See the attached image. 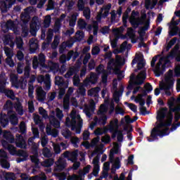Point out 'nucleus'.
<instances>
[{
    "mask_svg": "<svg viewBox=\"0 0 180 180\" xmlns=\"http://www.w3.org/2000/svg\"><path fill=\"white\" fill-rule=\"evenodd\" d=\"M1 94H4L8 99L15 101V93L13 92V90L6 89Z\"/></svg>",
    "mask_w": 180,
    "mask_h": 180,
    "instance_id": "17",
    "label": "nucleus"
},
{
    "mask_svg": "<svg viewBox=\"0 0 180 180\" xmlns=\"http://www.w3.org/2000/svg\"><path fill=\"white\" fill-rule=\"evenodd\" d=\"M18 157H23V158H27V153L26 151L23 150H17V155Z\"/></svg>",
    "mask_w": 180,
    "mask_h": 180,
    "instance_id": "60",
    "label": "nucleus"
},
{
    "mask_svg": "<svg viewBox=\"0 0 180 180\" xmlns=\"http://www.w3.org/2000/svg\"><path fill=\"white\" fill-rule=\"evenodd\" d=\"M101 53V48L99 46H96L91 49L92 56H98Z\"/></svg>",
    "mask_w": 180,
    "mask_h": 180,
    "instance_id": "55",
    "label": "nucleus"
},
{
    "mask_svg": "<svg viewBox=\"0 0 180 180\" xmlns=\"http://www.w3.org/2000/svg\"><path fill=\"white\" fill-rule=\"evenodd\" d=\"M72 135V133L68 129H65L62 133V136H63V137H65V139H70V137H71Z\"/></svg>",
    "mask_w": 180,
    "mask_h": 180,
    "instance_id": "54",
    "label": "nucleus"
},
{
    "mask_svg": "<svg viewBox=\"0 0 180 180\" xmlns=\"http://www.w3.org/2000/svg\"><path fill=\"white\" fill-rule=\"evenodd\" d=\"M37 27L38 25L36 22H33L30 25V33H31L32 36H36L37 30H39Z\"/></svg>",
    "mask_w": 180,
    "mask_h": 180,
    "instance_id": "15",
    "label": "nucleus"
},
{
    "mask_svg": "<svg viewBox=\"0 0 180 180\" xmlns=\"http://www.w3.org/2000/svg\"><path fill=\"white\" fill-rule=\"evenodd\" d=\"M86 26H88V23L85 21V20L80 18L77 21V27L79 30H84V29H86Z\"/></svg>",
    "mask_w": 180,
    "mask_h": 180,
    "instance_id": "23",
    "label": "nucleus"
},
{
    "mask_svg": "<svg viewBox=\"0 0 180 180\" xmlns=\"http://www.w3.org/2000/svg\"><path fill=\"white\" fill-rule=\"evenodd\" d=\"M72 121L69 120V124H67L68 127H71V130L74 131L75 130V126H77V115L75 113L71 116Z\"/></svg>",
    "mask_w": 180,
    "mask_h": 180,
    "instance_id": "14",
    "label": "nucleus"
},
{
    "mask_svg": "<svg viewBox=\"0 0 180 180\" xmlns=\"http://www.w3.org/2000/svg\"><path fill=\"white\" fill-rule=\"evenodd\" d=\"M38 63H39V67H41V68L47 67V65H46V56L44 55L43 53H39L38 58Z\"/></svg>",
    "mask_w": 180,
    "mask_h": 180,
    "instance_id": "13",
    "label": "nucleus"
},
{
    "mask_svg": "<svg viewBox=\"0 0 180 180\" xmlns=\"http://www.w3.org/2000/svg\"><path fill=\"white\" fill-rule=\"evenodd\" d=\"M146 65V64L144 63V62H143V60H141L138 64H137V68L134 70V72H138L139 71H140V70H142L143 68Z\"/></svg>",
    "mask_w": 180,
    "mask_h": 180,
    "instance_id": "46",
    "label": "nucleus"
},
{
    "mask_svg": "<svg viewBox=\"0 0 180 180\" xmlns=\"http://www.w3.org/2000/svg\"><path fill=\"white\" fill-rule=\"evenodd\" d=\"M123 87L120 91H115L112 94V98L115 103H119L120 102V96L123 94Z\"/></svg>",
    "mask_w": 180,
    "mask_h": 180,
    "instance_id": "11",
    "label": "nucleus"
},
{
    "mask_svg": "<svg viewBox=\"0 0 180 180\" xmlns=\"http://www.w3.org/2000/svg\"><path fill=\"white\" fill-rule=\"evenodd\" d=\"M129 23H131V26L136 29L140 26V23L139 21L136 20V18H129Z\"/></svg>",
    "mask_w": 180,
    "mask_h": 180,
    "instance_id": "42",
    "label": "nucleus"
},
{
    "mask_svg": "<svg viewBox=\"0 0 180 180\" xmlns=\"http://www.w3.org/2000/svg\"><path fill=\"white\" fill-rule=\"evenodd\" d=\"M108 121V117L106 115H102L100 117V124L105 126L106 124V122Z\"/></svg>",
    "mask_w": 180,
    "mask_h": 180,
    "instance_id": "64",
    "label": "nucleus"
},
{
    "mask_svg": "<svg viewBox=\"0 0 180 180\" xmlns=\"http://www.w3.org/2000/svg\"><path fill=\"white\" fill-rule=\"evenodd\" d=\"M81 129H82V120L79 121L77 126H75V130L77 134H81Z\"/></svg>",
    "mask_w": 180,
    "mask_h": 180,
    "instance_id": "48",
    "label": "nucleus"
},
{
    "mask_svg": "<svg viewBox=\"0 0 180 180\" xmlns=\"http://www.w3.org/2000/svg\"><path fill=\"white\" fill-rule=\"evenodd\" d=\"M98 30H99V25L98 22H94V25H93V34L94 36L98 35Z\"/></svg>",
    "mask_w": 180,
    "mask_h": 180,
    "instance_id": "58",
    "label": "nucleus"
},
{
    "mask_svg": "<svg viewBox=\"0 0 180 180\" xmlns=\"http://www.w3.org/2000/svg\"><path fill=\"white\" fill-rule=\"evenodd\" d=\"M78 11L82 12L85 9V2L84 0H79L77 3Z\"/></svg>",
    "mask_w": 180,
    "mask_h": 180,
    "instance_id": "38",
    "label": "nucleus"
},
{
    "mask_svg": "<svg viewBox=\"0 0 180 180\" xmlns=\"http://www.w3.org/2000/svg\"><path fill=\"white\" fill-rule=\"evenodd\" d=\"M79 67H80V65H79L78 66L70 68L68 70L67 73L69 74L70 77H72V75H74V74L75 75H77V74H78V72L79 71Z\"/></svg>",
    "mask_w": 180,
    "mask_h": 180,
    "instance_id": "25",
    "label": "nucleus"
},
{
    "mask_svg": "<svg viewBox=\"0 0 180 180\" xmlns=\"http://www.w3.org/2000/svg\"><path fill=\"white\" fill-rule=\"evenodd\" d=\"M171 106H172V105H169V111L167 112V115L166 114L167 122H162L152 129L150 133V137H152V139H155V140H158V136L159 137H164V136H168V134H169V128L168 127H169V126L172 124V120L174 119V114H172V112L179 113L180 112L179 105H177L174 108H172ZM162 127L167 128L160 130V129H162Z\"/></svg>",
    "mask_w": 180,
    "mask_h": 180,
    "instance_id": "1",
    "label": "nucleus"
},
{
    "mask_svg": "<svg viewBox=\"0 0 180 180\" xmlns=\"http://www.w3.org/2000/svg\"><path fill=\"white\" fill-rule=\"evenodd\" d=\"M56 117H58L59 120H61V119L64 117V114L63 113V110H61L60 108H56Z\"/></svg>",
    "mask_w": 180,
    "mask_h": 180,
    "instance_id": "59",
    "label": "nucleus"
},
{
    "mask_svg": "<svg viewBox=\"0 0 180 180\" xmlns=\"http://www.w3.org/2000/svg\"><path fill=\"white\" fill-rule=\"evenodd\" d=\"M42 154L45 158H50V157H51V151L49 148H44L42 150Z\"/></svg>",
    "mask_w": 180,
    "mask_h": 180,
    "instance_id": "34",
    "label": "nucleus"
},
{
    "mask_svg": "<svg viewBox=\"0 0 180 180\" xmlns=\"http://www.w3.org/2000/svg\"><path fill=\"white\" fill-rule=\"evenodd\" d=\"M60 29H61V21L58 20L55 22V26L53 28L55 33H60Z\"/></svg>",
    "mask_w": 180,
    "mask_h": 180,
    "instance_id": "33",
    "label": "nucleus"
},
{
    "mask_svg": "<svg viewBox=\"0 0 180 180\" xmlns=\"http://www.w3.org/2000/svg\"><path fill=\"white\" fill-rule=\"evenodd\" d=\"M113 167L115 168V169H119V168H120V158H119V157L116 158L115 162L113 164Z\"/></svg>",
    "mask_w": 180,
    "mask_h": 180,
    "instance_id": "63",
    "label": "nucleus"
},
{
    "mask_svg": "<svg viewBox=\"0 0 180 180\" xmlns=\"http://www.w3.org/2000/svg\"><path fill=\"white\" fill-rule=\"evenodd\" d=\"M28 145L32 146V150L34 153L36 155H37V145H36V143H34V137H30L28 139Z\"/></svg>",
    "mask_w": 180,
    "mask_h": 180,
    "instance_id": "16",
    "label": "nucleus"
},
{
    "mask_svg": "<svg viewBox=\"0 0 180 180\" xmlns=\"http://www.w3.org/2000/svg\"><path fill=\"white\" fill-rule=\"evenodd\" d=\"M44 84H45L46 89L49 90L51 88V82L50 81V76H49V75H46V80Z\"/></svg>",
    "mask_w": 180,
    "mask_h": 180,
    "instance_id": "39",
    "label": "nucleus"
},
{
    "mask_svg": "<svg viewBox=\"0 0 180 180\" xmlns=\"http://www.w3.org/2000/svg\"><path fill=\"white\" fill-rule=\"evenodd\" d=\"M8 120L13 126H17L18 123H19V119L18 118L16 114L9 115Z\"/></svg>",
    "mask_w": 180,
    "mask_h": 180,
    "instance_id": "18",
    "label": "nucleus"
},
{
    "mask_svg": "<svg viewBox=\"0 0 180 180\" xmlns=\"http://www.w3.org/2000/svg\"><path fill=\"white\" fill-rule=\"evenodd\" d=\"M162 61H164V58H161L153 70L154 74H156L158 71H160V68H161V65H162Z\"/></svg>",
    "mask_w": 180,
    "mask_h": 180,
    "instance_id": "37",
    "label": "nucleus"
},
{
    "mask_svg": "<svg viewBox=\"0 0 180 180\" xmlns=\"http://www.w3.org/2000/svg\"><path fill=\"white\" fill-rule=\"evenodd\" d=\"M30 77V66L27 65L24 69V78H29Z\"/></svg>",
    "mask_w": 180,
    "mask_h": 180,
    "instance_id": "47",
    "label": "nucleus"
},
{
    "mask_svg": "<svg viewBox=\"0 0 180 180\" xmlns=\"http://www.w3.org/2000/svg\"><path fill=\"white\" fill-rule=\"evenodd\" d=\"M99 91H101L100 87L96 86V87L92 88L91 89L88 91V95L89 96H94L95 98H96V96H98L99 94Z\"/></svg>",
    "mask_w": 180,
    "mask_h": 180,
    "instance_id": "20",
    "label": "nucleus"
},
{
    "mask_svg": "<svg viewBox=\"0 0 180 180\" xmlns=\"http://www.w3.org/2000/svg\"><path fill=\"white\" fill-rule=\"evenodd\" d=\"M14 108L20 116H23V106H22V103L20 102L15 103Z\"/></svg>",
    "mask_w": 180,
    "mask_h": 180,
    "instance_id": "22",
    "label": "nucleus"
},
{
    "mask_svg": "<svg viewBox=\"0 0 180 180\" xmlns=\"http://www.w3.org/2000/svg\"><path fill=\"white\" fill-rule=\"evenodd\" d=\"M115 75H117V79L118 81H122L123 78H124V76L123 75V72L120 71L119 69H116L115 70Z\"/></svg>",
    "mask_w": 180,
    "mask_h": 180,
    "instance_id": "41",
    "label": "nucleus"
},
{
    "mask_svg": "<svg viewBox=\"0 0 180 180\" xmlns=\"http://www.w3.org/2000/svg\"><path fill=\"white\" fill-rule=\"evenodd\" d=\"M0 164L2 168H5V169L11 168V164L8 162V159H0Z\"/></svg>",
    "mask_w": 180,
    "mask_h": 180,
    "instance_id": "29",
    "label": "nucleus"
},
{
    "mask_svg": "<svg viewBox=\"0 0 180 180\" xmlns=\"http://www.w3.org/2000/svg\"><path fill=\"white\" fill-rule=\"evenodd\" d=\"M51 24V16L48 15L45 16V19L44 20V27L47 29V27H50V25Z\"/></svg>",
    "mask_w": 180,
    "mask_h": 180,
    "instance_id": "30",
    "label": "nucleus"
},
{
    "mask_svg": "<svg viewBox=\"0 0 180 180\" xmlns=\"http://www.w3.org/2000/svg\"><path fill=\"white\" fill-rule=\"evenodd\" d=\"M15 146L18 148H24L26 150L27 144H26V141L25 140V138L22 136V135H19L18 139L15 141Z\"/></svg>",
    "mask_w": 180,
    "mask_h": 180,
    "instance_id": "6",
    "label": "nucleus"
},
{
    "mask_svg": "<svg viewBox=\"0 0 180 180\" xmlns=\"http://www.w3.org/2000/svg\"><path fill=\"white\" fill-rule=\"evenodd\" d=\"M91 79H94V82L98 81V77H96V74L94 72H91L90 77L85 79L86 82H92Z\"/></svg>",
    "mask_w": 180,
    "mask_h": 180,
    "instance_id": "40",
    "label": "nucleus"
},
{
    "mask_svg": "<svg viewBox=\"0 0 180 180\" xmlns=\"http://www.w3.org/2000/svg\"><path fill=\"white\" fill-rule=\"evenodd\" d=\"M140 75L136 76V80L134 82V85H143L144 80L146 79L147 75L145 71L140 72Z\"/></svg>",
    "mask_w": 180,
    "mask_h": 180,
    "instance_id": "5",
    "label": "nucleus"
},
{
    "mask_svg": "<svg viewBox=\"0 0 180 180\" xmlns=\"http://www.w3.org/2000/svg\"><path fill=\"white\" fill-rule=\"evenodd\" d=\"M16 57L19 61H23L25 60V54L22 51H18Z\"/></svg>",
    "mask_w": 180,
    "mask_h": 180,
    "instance_id": "52",
    "label": "nucleus"
},
{
    "mask_svg": "<svg viewBox=\"0 0 180 180\" xmlns=\"http://www.w3.org/2000/svg\"><path fill=\"white\" fill-rule=\"evenodd\" d=\"M158 3V0H153L152 3H151V0H146L145 8L146 9H154Z\"/></svg>",
    "mask_w": 180,
    "mask_h": 180,
    "instance_id": "10",
    "label": "nucleus"
},
{
    "mask_svg": "<svg viewBox=\"0 0 180 180\" xmlns=\"http://www.w3.org/2000/svg\"><path fill=\"white\" fill-rule=\"evenodd\" d=\"M63 81H64V79H63V77L56 76L55 77V85H58V86H61V85H63V84H64Z\"/></svg>",
    "mask_w": 180,
    "mask_h": 180,
    "instance_id": "32",
    "label": "nucleus"
},
{
    "mask_svg": "<svg viewBox=\"0 0 180 180\" xmlns=\"http://www.w3.org/2000/svg\"><path fill=\"white\" fill-rule=\"evenodd\" d=\"M8 150L11 155H16L18 154V150H16V148L12 145L8 146Z\"/></svg>",
    "mask_w": 180,
    "mask_h": 180,
    "instance_id": "49",
    "label": "nucleus"
},
{
    "mask_svg": "<svg viewBox=\"0 0 180 180\" xmlns=\"http://www.w3.org/2000/svg\"><path fill=\"white\" fill-rule=\"evenodd\" d=\"M110 133H113L115 130H119V120L117 118L111 120L108 125Z\"/></svg>",
    "mask_w": 180,
    "mask_h": 180,
    "instance_id": "7",
    "label": "nucleus"
},
{
    "mask_svg": "<svg viewBox=\"0 0 180 180\" xmlns=\"http://www.w3.org/2000/svg\"><path fill=\"white\" fill-rule=\"evenodd\" d=\"M117 140L120 143H122V141H123V138H124V136H123V131L119 130V131H117Z\"/></svg>",
    "mask_w": 180,
    "mask_h": 180,
    "instance_id": "56",
    "label": "nucleus"
},
{
    "mask_svg": "<svg viewBox=\"0 0 180 180\" xmlns=\"http://www.w3.org/2000/svg\"><path fill=\"white\" fill-rule=\"evenodd\" d=\"M174 84H175V80L168 79L166 84H162V86L160 87V90L165 91L166 95H167V96H171V91H169V89H172V88H174Z\"/></svg>",
    "mask_w": 180,
    "mask_h": 180,
    "instance_id": "2",
    "label": "nucleus"
},
{
    "mask_svg": "<svg viewBox=\"0 0 180 180\" xmlns=\"http://www.w3.org/2000/svg\"><path fill=\"white\" fill-rule=\"evenodd\" d=\"M110 136L108 134L101 137V141L102 143H104V144H109L110 143Z\"/></svg>",
    "mask_w": 180,
    "mask_h": 180,
    "instance_id": "51",
    "label": "nucleus"
},
{
    "mask_svg": "<svg viewBox=\"0 0 180 180\" xmlns=\"http://www.w3.org/2000/svg\"><path fill=\"white\" fill-rule=\"evenodd\" d=\"M0 124L3 127H6L9 124V117L4 112L0 113Z\"/></svg>",
    "mask_w": 180,
    "mask_h": 180,
    "instance_id": "9",
    "label": "nucleus"
},
{
    "mask_svg": "<svg viewBox=\"0 0 180 180\" xmlns=\"http://www.w3.org/2000/svg\"><path fill=\"white\" fill-rule=\"evenodd\" d=\"M139 110L140 115H141L142 116H146V115H150V111L147 110L146 107H140Z\"/></svg>",
    "mask_w": 180,
    "mask_h": 180,
    "instance_id": "53",
    "label": "nucleus"
},
{
    "mask_svg": "<svg viewBox=\"0 0 180 180\" xmlns=\"http://www.w3.org/2000/svg\"><path fill=\"white\" fill-rule=\"evenodd\" d=\"M39 49V44L36 42H32L30 46V51L31 54H34Z\"/></svg>",
    "mask_w": 180,
    "mask_h": 180,
    "instance_id": "27",
    "label": "nucleus"
},
{
    "mask_svg": "<svg viewBox=\"0 0 180 180\" xmlns=\"http://www.w3.org/2000/svg\"><path fill=\"white\" fill-rule=\"evenodd\" d=\"M144 89H145V91L148 92V94H150V92L153 91V86L150 83H146L144 85Z\"/></svg>",
    "mask_w": 180,
    "mask_h": 180,
    "instance_id": "62",
    "label": "nucleus"
},
{
    "mask_svg": "<svg viewBox=\"0 0 180 180\" xmlns=\"http://www.w3.org/2000/svg\"><path fill=\"white\" fill-rule=\"evenodd\" d=\"M31 161L35 165L36 168H39V163L40 161L39 160V158H37V156L36 155H31L30 156Z\"/></svg>",
    "mask_w": 180,
    "mask_h": 180,
    "instance_id": "44",
    "label": "nucleus"
},
{
    "mask_svg": "<svg viewBox=\"0 0 180 180\" xmlns=\"http://www.w3.org/2000/svg\"><path fill=\"white\" fill-rule=\"evenodd\" d=\"M3 176L5 180H15L16 179V176L15 173L3 172Z\"/></svg>",
    "mask_w": 180,
    "mask_h": 180,
    "instance_id": "21",
    "label": "nucleus"
},
{
    "mask_svg": "<svg viewBox=\"0 0 180 180\" xmlns=\"http://www.w3.org/2000/svg\"><path fill=\"white\" fill-rule=\"evenodd\" d=\"M46 95H47V93L43 90V87L39 86L37 89V96L39 102H44V101H46Z\"/></svg>",
    "mask_w": 180,
    "mask_h": 180,
    "instance_id": "4",
    "label": "nucleus"
},
{
    "mask_svg": "<svg viewBox=\"0 0 180 180\" xmlns=\"http://www.w3.org/2000/svg\"><path fill=\"white\" fill-rule=\"evenodd\" d=\"M76 23H77V16L75 15H72L71 19L69 21V26H70V27H74Z\"/></svg>",
    "mask_w": 180,
    "mask_h": 180,
    "instance_id": "45",
    "label": "nucleus"
},
{
    "mask_svg": "<svg viewBox=\"0 0 180 180\" xmlns=\"http://www.w3.org/2000/svg\"><path fill=\"white\" fill-rule=\"evenodd\" d=\"M168 112V108L167 107L162 108L160 111L158 112V115L156 117V119L158 121H159V124H161V123H164V119L167 117V113Z\"/></svg>",
    "mask_w": 180,
    "mask_h": 180,
    "instance_id": "3",
    "label": "nucleus"
},
{
    "mask_svg": "<svg viewBox=\"0 0 180 180\" xmlns=\"http://www.w3.org/2000/svg\"><path fill=\"white\" fill-rule=\"evenodd\" d=\"M54 165V159L53 158H49L46 160L44 161L43 163H41L42 167H44L45 168H49Z\"/></svg>",
    "mask_w": 180,
    "mask_h": 180,
    "instance_id": "26",
    "label": "nucleus"
},
{
    "mask_svg": "<svg viewBox=\"0 0 180 180\" xmlns=\"http://www.w3.org/2000/svg\"><path fill=\"white\" fill-rule=\"evenodd\" d=\"M58 67V64L53 62L52 60H49L48 62V65L46 67L44 68V70H49V71H56Z\"/></svg>",
    "mask_w": 180,
    "mask_h": 180,
    "instance_id": "12",
    "label": "nucleus"
},
{
    "mask_svg": "<svg viewBox=\"0 0 180 180\" xmlns=\"http://www.w3.org/2000/svg\"><path fill=\"white\" fill-rule=\"evenodd\" d=\"M19 131L21 134H26L27 133V127H26V122L22 121L19 124Z\"/></svg>",
    "mask_w": 180,
    "mask_h": 180,
    "instance_id": "24",
    "label": "nucleus"
},
{
    "mask_svg": "<svg viewBox=\"0 0 180 180\" xmlns=\"http://www.w3.org/2000/svg\"><path fill=\"white\" fill-rule=\"evenodd\" d=\"M83 11V16L86 19V20H89L91 19V8L89 7H85Z\"/></svg>",
    "mask_w": 180,
    "mask_h": 180,
    "instance_id": "28",
    "label": "nucleus"
},
{
    "mask_svg": "<svg viewBox=\"0 0 180 180\" xmlns=\"http://www.w3.org/2000/svg\"><path fill=\"white\" fill-rule=\"evenodd\" d=\"M101 168L99 167V165H94V169H93V175L94 176H98V174H99V171H100Z\"/></svg>",
    "mask_w": 180,
    "mask_h": 180,
    "instance_id": "57",
    "label": "nucleus"
},
{
    "mask_svg": "<svg viewBox=\"0 0 180 180\" xmlns=\"http://www.w3.org/2000/svg\"><path fill=\"white\" fill-rule=\"evenodd\" d=\"M76 36H77L76 37V40L77 41H81V40H82V39H84V37H85V33L83 31H77L76 32Z\"/></svg>",
    "mask_w": 180,
    "mask_h": 180,
    "instance_id": "36",
    "label": "nucleus"
},
{
    "mask_svg": "<svg viewBox=\"0 0 180 180\" xmlns=\"http://www.w3.org/2000/svg\"><path fill=\"white\" fill-rule=\"evenodd\" d=\"M6 86V77L2 76V75H0V94H1L4 90L5 87Z\"/></svg>",
    "mask_w": 180,
    "mask_h": 180,
    "instance_id": "19",
    "label": "nucleus"
},
{
    "mask_svg": "<svg viewBox=\"0 0 180 180\" xmlns=\"http://www.w3.org/2000/svg\"><path fill=\"white\" fill-rule=\"evenodd\" d=\"M124 105H127V106H128V108L132 111L134 112V113H137V105H136V104L134 103H129L127 101H125L124 103Z\"/></svg>",
    "mask_w": 180,
    "mask_h": 180,
    "instance_id": "31",
    "label": "nucleus"
},
{
    "mask_svg": "<svg viewBox=\"0 0 180 180\" xmlns=\"http://www.w3.org/2000/svg\"><path fill=\"white\" fill-rule=\"evenodd\" d=\"M96 65V63H95V60H91L88 65V68L89 71H92V70H95V67Z\"/></svg>",
    "mask_w": 180,
    "mask_h": 180,
    "instance_id": "61",
    "label": "nucleus"
},
{
    "mask_svg": "<svg viewBox=\"0 0 180 180\" xmlns=\"http://www.w3.org/2000/svg\"><path fill=\"white\" fill-rule=\"evenodd\" d=\"M3 138L5 139L8 143H15V136H13L11 131H4L3 132Z\"/></svg>",
    "mask_w": 180,
    "mask_h": 180,
    "instance_id": "8",
    "label": "nucleus"
},
{
    "mask_svg": "<svg viewBox=\"0 0 180 180\" xmlns=\"http://www.w3.org/2000/svg\"><path fill=\"white\" fill-rule=\"evenodd\" d=\"M0 9L2 13H6L8 12V4L6 1L1 2Z\"/></svg>",
    "mask_w": 180,
    "mask_h": 180,
    "instance_id": "35",
    "label": "nucleus"
},
{
    "mask_svg": "<svg viewBox=\"0 0 180 180\" xmlns=\"http://www.w3.org/2000/svg\"><path fill=\"white\" fill-rule=\"evenodd\" d=\"M165 67H166L165 64L162 65V69H161V68H160L159 71H158V72H156V73H155V77H161V75H162V74H164V72H165Z\"/></svg>",
    "mask_w": 180,
    "mask_h": 180,
    "instance_id": "43",
    "label": "nucleus"
},
{
    "mask_svg": "<svg viewBox=\"0 0 180 180\" xmlns=\"http://www.w3.org/2000/svg\"><path fill=\"white\" fill-rule=\"evenodd\" d=\"M65 169V163L64 162H59V164L56 167L57 171L61 172V171H64Z\"/></svg>",
    "mask_w": 180,
    "mask_h": 180,
    "instance_id": "50",
    "label": "nucleus"
}]
</instances>
